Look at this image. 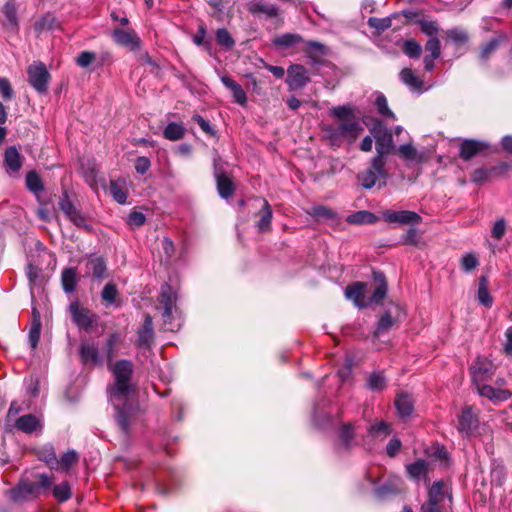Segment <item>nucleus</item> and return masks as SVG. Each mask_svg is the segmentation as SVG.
<instances>
[{"label":"nucleus","mask_w":512,"mask_h":512,"mask_svg":"<svg viewBox=\"0 0 512 512\" xmlns=\"http://www.w3.org/2000/svg\"><path fill=\"white\" fill-rule=\"evenodd\" d=\"M397 153L400 158L409 164H421L427 159L425 153L418 151L411 143L400 145Z\"/></svg>","instance_id":"obj_18"},{"label":"nucleus","mask_w":512,"mask_h":512,"mask_svg":"<svg viewBox=\"0 0 512 512\" xmlns=\"http://www.w3.org/2000/svg\"><path fill=\"white\" fill-rule=\"evenodd\" d=\"M448 489L442 481L435 482L429 489L428 500L422 504L421 512H442Z\"/></svg>","instance_id":"obj_8"},{"label":"nucleus","mask_w":512,"mask_h":512,"mask_svg":"<svg viewBox=\"0 0 512 512\" xmlns=\"http://www.w3.org/2000/svg\"><path fill=\"white\" fill-rule=\"evenodd\" d=\"M59 207L65 216L78 227H86V219L74 206L65 192L59 200Z\"/></svg>","instance_id":"obj_14"},{"label":"nucleus","mask_w":512,"mask_h":512,"mask_svg":"<svg viewBox=\"0 0 512 512\" xmlns=\"http://www.w3.org/2000/svg\"><path fill=\"white\" fill-rule=\"evenodd\" d=\"M313 216L317 218H326V219H334L336 216V213L325 207V206H316L313 208L312 212Z\"/></svg>","instance_id":"obj_63"},{"label":"nucleus","mask_w":512,"mask_h":512,"mask_svg":"<svg viewBox=\"0 0 512 512\" xmlns=\"http://www.w3.org/2000/svg\"><path fill=\"white\" fill-rule=\"evenodd\" d=\"M408 475L415 480L425 477L427 474V463L424 460H417L407 466Z\"/></svg>","instance_id":"obj_42"},{"label":"nucleus","mask_w":512,"mask_h":512,"mask_svg":"<svg viewBox=\"0 0 512 512\" xmlns=\"http://www.w3.org/2000/svg\"><path fill=\"white\" fill-rule=\"evenodd\" d=\"M287 77V84L290 90L301 89L310 82V77L307 69L300 64H293L289 66Z\"/></svg>","instance_id":"obj_13"},{"label":"nucleus","mask_w":512,"mask_h":512,"mask_svg":"<svg viewBox=\"0 0 512 512\" xmlns=\"http://www.w3.org/2000/svg\"><path fill=\"white\" fill-rule=\"evenodd\" d=\"M206 27L204 24L199 25L197 33L193 37V42L197 46H209V42L206 41Z\"/></svg>","instance_id":"obj_64"},{"label":"nucleus","mask_w":512,"mask_h":512,"mask_svg":"<svg viewBox=\"0 0 512 512\" xmlns=\"http://www.w3.org/2000/svg\"><path fill=\"white\" fill-rule=\"evenodd\" d=\"M331 115L335 117L339 124L337 125L343 138L353 142L363 130L361 124L356 120L354 109L350 105L333 107Z\"/></svg>","instance_id":"obj_2"},{"label":"nucleus","mask_w":512,"mask_h":512,"mask_svg":"<svg viewBox=\"0 0 512 512\" xmlns=\"http://www.w3.org/2000/svg\"><path fill=\"white\" fill-rule=\"evenodd\" d=\"M61 282L66 293H72L77 285V274L74 268H66L62 272Z\"/></svg>","instance_id":"obj_39"},{"label":"nucleus","mask_w":512,"mask_h":512,"mask_svg":"<svg viewBox=\"0 0 512 512\" xmlns=\"http://www.w3.org/2000/svg\"><path fill=\"white\" fill-rule=\"evenodd\" d=\"M324 131L326 133L327 139L333 146H339L342 139H344L339 131L338 126L328 125L327 127H325Z\"/></svg>","instance_id":"obj_49"},{"label":"nucleus","mask_w":512,"mask_h":512,"mask_svg":"<svg viewBox=\"0 0 512 512\" xmlns=\"http://www.w3.org/2000/svg\"><path fill=\"white\" fill-rule=\"evenodd\" d=\"M368 24L370 27L375 28L378 31H384L391 27L392 19L389 17H386V18L371 17L368 20Z\"/></svg>","instance_id":"obj_56"},{"label":"nucleus","mask_w":512,"mask_h":512,"mask_svg":"<svg viewBox=\"0 0 512 512\" xmlns=\"http://www.w3.org/2000/svg\"><path fill=\"white\" fill-rule=\"evenodd\" d=\"M307 56L311 59L313 63H322L324 57L328 54V48L317 41H307L305 42V47L303 48Z\"/></svg>","instance_id":"obj_24"},{"label":"nucleus","mask_w":512,"mask_h":512,"mask_svg":"<svg viewBox=\"0 0 512 512\" xmlns=\"http://www.w3.org/2000/svg\"><path fill=\"white\" fill-rule=\"evenodd\" d=\"M385 165V158H381V156H374L371 160L370 166L360 172L357 176L362 187L365 189H372L375 186H378L379 188L384 187L388 179V172L385 169Z\"/></svg>","instance_id":"obj_3"},{"label":"nucleus","mask_w":512,"mask_h":512,"mask_svg":"<svg viewBox=\"0 0 512 512\" xmlns=\"http://www.w3.org/2000/svg\"><path fill=\"white\" fill-rule=\"evenodd\" d=\"M366 284L363 282H356L352 285H348L345 289V296L347 299L354 302L355 306L358 308H365L368 306V302H365V290Z\"/></svg>","instance_id":"obj_19"},{"label":"nucleus","mask_w":512,"mask_h":512,"mask_svg":"<svg viewBox=\"0 0 512 512\" xmlns=\"http://www.w3.org/2000/svg\"><path fill=\"white\" fill-rule=\"evenodd\" d=\"M186 128L182 123L170 122L167 124L163 131L165 139L170 141H177L184 137Z\"/></svg>","instance_id":"obj_36"},{"label":"nucleus","mask_w":512,"mask_h":512,"mask_svg":"<svg viewBox=\"0 0 512 512\" xmlns=\"http://www.w3.org/2000/svg\"><path fill=\"white\" fill-rule=\"evenodd\" d=\"M378 220L377 216L370 211L360 210L347 216L346 221L349 224L363 225L373 224Z\"/></svg>","instance_id":"obj_33"},{"label":"nucleus","mask_w":512,"mask_h":512,"mask_svg":"<svg viewBox=\"0 0 512 512\" xmlns=\"http://www.w3.org/2000/svg\"><path fill=\"white\" fill-rule=\"evenodd\" d=\"M425 51L429 53L428 56L438 58L441 54L440 41L437 38H430L425 44Z\"/></svg>","instance_id":"obj_59"},{"label":"nucleus","mask_w":512,"mask_h":512,"mask_svg":"<svg viewBox=\"0 0 512 512\" xmlns=\"http://www.w3.org/2000/svg\"><path fill=\"white\" fill-rule=\"evenodd\" d=\"M117 296L118 290L116 288V285L113 283H107L101 292V297L103 301L107 302L108 304H113Z\"/></svg>","instance_id":"obj_54"},{"label":"nucleus","mask_w":512,"mask_h":512,"mask_svg":"<svg viewBox=\"0 0 512 512\" xmlns=\"http://www.w3.org/2000/svg\"><path fill=\"white\" fill-rule=\"evenodd\" d=\"M488 279L486 276H481L479 278V286H478V300L485 307H491L493 304V298L489 293L488 289Z\"/></svg>","instance_id":"obj_37"},{"label":"nucleus","mask_w":512,"mask_h":512,"mask_svg":"<svg viewBox=\"0 0 512 512\" xmlns=\"http://www.w3.org/2000/svg\"><path fill=\"white\" fill-rule=\"evenodd\" d=\"M108 368L114 376V384L108 389L109 400L115 409L118 426L128 434L139 412L130 399L133 390L131 384L133 364L129 360H119L108 364Z\"/></svg>","instance_id":"obj_1"},{"label":"nucleus","mask_w":512,"mask_h":512,"mask_svg":"<svg viewBox=\"0 0 512 512\" xmlns=\"http://www.w3.org/2000/svg\"><path fill=\"white\" fill-rule=\"evenodd\" d=\"M492 173L493 170H490V168H479L473 172L471 179L475 183H482L490 180L493 177Z\"/></svg>","instance_id":"obj_58"},{"label":"nucleus","mask_w":512,"mask_h":512,"mask_svg":"<svg viewBox=\"0 0 512 512\" xmlns=\"http://www.w3.org/2000/svg\"><path fill=\"white\" fill-rule=\"evenodd\" d=\"M0 95L5 100H10L14 95L11 84L7 78L0 77Z\"/></svg>","instance_id":"obj_62"},{"label":"nucleus","mask_w":512,"mask_h":512,"mask_svg":"<svg viewBox=\"0 0 512 512\" xmlns=\"http://www.w3.org/2000/svg\"><path fill=\"white\" fill-rule=\"evenodd\" d=\"M15 427L24 433L32 434L42 429L41 419L33 414H27L19 417L15 422Z\"/></svg>","instance_id":"obj_21"},{"label":"nucleus","mask_w":512,"mask_h":512,"mask_svg":"<svg viewBox=\"0 0 512 512\" xmlns=\"http://www.w3.org/2000/svg\"><path fill=\"white\" fill-rule=\"evenodd\" d=\"M259 220L256 222V227L259 232H268L271 229V222L273 217V212L270 204L267 200L262 201V207L260 211L257 213Z\"/></svg>","instance_id":"obj_28"},{"label":"nucleus","mask_w":512,"mask_h":512,"mask_svg":"<svg viewBox=\"0 0 512 512\" xmlns=\"http://www.w3.org/2000/svg\"><path fill=\"white\" fill-rule=\"evenodd\" d=\"M78 454L75 450H69L58 459L59 468L68 470L72 465L78 462Z\"/></svg>","instance_id":"obj_48"},{"label":"nucleus","mask_w":512,"mask_h":512,"mask_svg":"<svg viewBox=\"0 0 512 512\" xmlns=\"http://www.w3.org/2000/svg\"><path fill=\"white\" fill-rule=\"evenodd\" d=\"M382 218L387 223L398 225H417L422 221L418 213L409 210H386L382 213Z\"/></svg>","instance_id":"obj_11"},{"label":"nucleus","mask_w":512,"mask_h":512,"mask_svg":"<svg viewBox=\"0 0 512 512\" xmlns=\"http://www.w3.org/2000/svg\"><path fill=\"white\" fill-rule=\"evenodd\" d=\"M354 426L352 423H345L341 426L339 437L344 448L349 449L354 439Z\"/></svg>","instance_id":"obj_43"},{"label":"nucleus","mask_w":512,"mask_h":512,"mask_svg":"<svg viewBox=\"0 0 512 512\" xmlns=\"http://www.w3.org/2000/svg\"><path fill=\"white\" fill-rule=\"evenodd\" d=\"M375 106L377 108V111L388 118L394 119L395 115L394 113L389 109L387 99L383 94H380L377 96L375 101Z\"/></svg>","instance_id":"obj_51"},{"label":"nucleus","mask_w":512,"mask_h":512,"mask_svg":"<svg viewBox=\"0 0 512 512\" xmlns=\"http://www.w3.org/2000/svg\"><path fill=\"white\" fill-rule=\"evenodd\" d=\"M112 39L117 45L129 48L131 51L139 50L142 45L141 39L132 29L116 28L112 31Z\"/></svg>","instance_id":"obj_12"},{"label":"nucleus","mask_w":512,"mask_h":512,"mask_svg":"<svg viewBox=\"0 0 512 512\" xmlns=\"http://www.w3.org/2000/svg\"><path fill=\"white\" fill-rule=\"evenodd\" d=\"M387 294V283H382V284H379L372 296L368 299V305L369 304H372V303H375V304H379L383 301V299L385 298Z\"/></svg>","instance_id":"obj_57"},{"label":"nucleus","mask_w":512,"mask_h":512,"mask_svg":"<svg viewBox=\"0 0 512 512\" xmlns=\"http://www.w3.org/2000/svg\"><path fill=\"white\" fill-rule=\"evenodd\" d=\"M220 79L223 85L231 91L234 101L241 106H245L247 104V95L241 85L227 75L221 76Z\"/></svg>","instance_id":"obj_26"},{"label":"nucleus","mask_w":512,"mask_h":512,"mask_svg":"<svg viewBox=\"0 0 512 512\" xmlns=\"http://www.w3.org/2000/svg\"><path fill=\"white\" fill-rule=\"evenodd\" d=\"M154 331L152 317L145 315L142 327L138 330L137 346L140 349H150L153 342Z\"/></svg>","instance_id":"obj_17"},{"label":"nucleus","mask_w":512,"mask_h":512,"mask_svg":"<svg viewBox=\"0 0 512 512\" xmlns=\"http://www.w3.org/2000/svg\"><path fill=\"white\" fill-rule=\"evenodd\" d=\"M446 34L455 44H464L468 41L467 33L459 28L450 29Z\"/></svg>","instance_id":"obj_55"},{"label":"nucleus","mask_w":512,"mask_h":512,"mask_svg":"<svg viewBox=\"0 0 512 512\" xmlns=\"http://www.w3.org/2000/svg\"><path fill=\"white\" fill-rule=\"evenodd\" d=\"M479 427L478 415L472 406H465L458 416L457 429L465 437H471Z\"/></svg>","instance_id":"obj_9"},{"label":"nucleus","mask_w":512,"mask_h":512,"mask_svg":"<svg viewBox=\"0 0 512 512\" xmlns=\"http://www.w3.org/2000/svg\"><path fill=\"white\" fill-rule=\"evenodd\" d=\"M53 479L46 474L39 475V480L33 483L23 484V491L32 494L40 495L51 487Z\"/></svg>","instance_id":"obj_29"},{"label":"nucleus","mask_w":512,"mask_h":512,"mask_svg":"<svg viewBox=\"0 0 512 512\" xmlns=\"http://www.w3.org/2000/svg\"><path fill=\"white\" fill-rule=\"evenodd\" d=\"M368 433L375 439L383 440L391 433L390 425L385 421L377 422L371 425L368 429Z\"/></svg>","instance_id":"obj_41"},{"label":"nucleus","mask_w":512,"mask_h":512,"mask_svg":"<svg viewBox=\"0 0 512 512\" xmlns=\"http://www.w3.org/2000/svg\"><path fill=\"white\" fill-rule=\"evenodd\" d=\"M372 137L376 141V155L385 158L393 149V136L391 131L380 121H376L370 129Z\"/></svg>","instance_id":"obj_5"},{"label":"nucleus","mask_w":512,"mask_h":512,"mask_svg":"<svg viewBox=\"0 0 512 512\" xmlns=\"http://www.w3.org/2000/svg\"><path fill=\"white\" fill-rule=\"evenodd\" d=\"M29 84L40 94L48 90L51 75L42 62H34L27 69Z\"/></svg>","instance_id":"obj_6"},{"label":"nucleus","mask_w":512,"mask_h":512,"mask_svg":"<svg viewBox=\"0 0 512 512\" xmlns=\"http://www.w3.org/2000/svg\"><path fill=\"white\" fill-rule=\"evenodd\" d=\"M69 312L73 322L85 331H90L97 320V316L91 310L80 307L77 302L70 304Z\"/></svg>","instance_id":"obj_10"},{"label":"nucleus","mask_w":512,"mask_h":512,"mask_svg":"<svg viewBox=\"0 0 512 512\" xmlns=\"http://www.w3.org/2000/svg\"><path fill=\"white\" fill-rule=\"evenodd\" d=\"M303 39L301 35L296 33H284L281 34L273 39V45L281 48H290L293 47L300 42H302Z\"/></svg>","instance_id":"obj_35"},{"label":"nucleus","mask_w":512,"mask_h":512,"mask_svg":"<svg viewBox=\"0 0 512 512\" xmlns=\"http://www.w3.org/2000/svg\"><path fill=\"white\" fill-rule=\"evenodd\" d=\"M367 386L373 391H382L386 387V379L382 373L374 372L369 376Z\"/></svg>","instance_id":"obj_46"},{"label":"nucleus","mask_w":512,"mask_h":512,"mask_svg":"<svg viewBox=\"0 0 512 512\" xmlns=\"http://www.w3.org/2000/svg\"><path fill=\"white\" fill-rule=\"evenodd\" d=\"M500 41H501L500 37L494 38V39H491L485 45H483L481 52H480V58L483 61H487L488 58L490 57V55L492 53H494L497 50V48L499 47Z\"/></svg>","instance_id":"obj_53"},{"label":"nucleus","mask_w":512,"mask_h":512,"mask_svg":"<svg viewBox=\"0 0 512 512\" xmlns=\"http://www.w3.org/2000/svg\"><path fill=\"white\" fill-rule=\"evenodd\" d=\"M3 26L4 28L12 33H16L19 29L18 18H17V8L15 3L9 1L5 4L3 8Z\"/></svg>","instance_id":"obj_25"},{"label":"nucleus","mask_w":512,"mask_h":512,"mask_svg":"<svg viewBox=\"0 0 512 512\" xmlns=\"http://www.w3.org/2000/svg\"><path fill=\"white\" fill-rule=\"evenodd\" d=\"M401 320L400 312L393 316L391 311H386L379 319L377 328L374 332L375 336H379L390 330L394 325H396Z\"/></svg>","instance_id":"obj_31"},{"label":"nucleus","mask_w":512,"mask_h":512,"mask_svg":"<svg viewBox=\"0 0 512 512\" xmlns=\"http://www.w3.org/2000/svg\"><path fill=\"white\" fill-rule=\"evenodd\" d=\"M216 40L225 50H231L235 45L233 37L225 28H220L216 31Z\"/></svg>","instance_id":"obj_45"},{"label":"nucleus","mask_w":512,"mask_h":512,"mask_svg":"<svg viewBox=\"0 0 512 512\" xmlns=\"http://www.w3.org/2000/svg\"><path fill=\"white\" fill-rule=\"evenodd\" d=\"M80 361L84 366L96 367L104 364V357L100 353L99 345L95 340L82 339L79 345Z\"/></svg>","instance_id":"obj_7"},{"label":"nucleus","mask_w":512,"mask_h":512,"mask_svg":"<svg viewBox=\"0 0 512 512\" xmlns=\"http://www.w3.org/2000/svg\"><path fill=\"white\" fill-rule=\"evenodd\" d=\"M395 406L399 417L402 419L411 416L414 410L413 399L408 394H399L396 397Z\"/></svg>","instance_id":"obj_30"},{"label":"nucleus","mask_w":512,"mask_h":512,"mask_svg":"<svg viewBox=\"0 0 512 512\" xmlns=\"http://www.w3.org/2000/svg\"><path fill=\"white\" fill-rule=\"evenodd\" d=\"M478 264V259L474 254H466L461 259V267L466 272L472 271Z\"/></svg>","instance_id":"obj_60"},{"label":"nucleus","mask_w":512,"mask_h":512,"mask_svg":"<svg viewBox=\"0 0 512 512\" xmlns=\"http://www.w3.org/2000/svg\"><path fill=\"white\" fill-rule=\"evenodd\" d=\"M110 193L114 200L119 204H125L127 200V190L124 181H111L109 186Z\"/></svg>","instance_id":"obj_40"},{"label":"nucleus","mask_w":512,"mask_h":512,"mask_svg":"<svg viewBox=\"0 0 512 512\" xmlns=\"http://www.w3.org/2000/svg\"><path fill=\"white\" fill-rule=\"evenodd\" d=\"M5 164L9 173H18L22 166L21 156L15 147H8L5 151Z\"/></svg>","instance_id":"obj_32"},{"label":"nucleus","mask_w":512,"mask_h":512,"mask_svg":"<svg viewBox=\"0 0 512 512\" xmlns=\"http://www.w3.org/2000/svg\"><path fill=\"white\" fill-rule=\"evenodd\" d=\"M248 11L254 16L263 15L267 19L275 18L279 15V8L266 0H251L247 3Z\"/></svg>","instance_id":"obj_15"},{"label":"nucleus","mask_w":512,"mask_h":512,"mask_svg":"<svg viewBox=\"0 0 512 512\" xmlns=\"http://www.w3.org/2000/svg\"><path fill=\"white\" fill-rule=\"evenodd\" d=\"M87 268L92 272L95 278L102 279L105 277L107 266L102 257L89 258Z\"/></svg>","instance_id":"obj_38"},{"label":"nucleus","mask_w":512,"mask_h":512,"mask_svg":"<svg viewBox=\"0 0 512 512\" xmlns=\"http://www.w3.org/2000/svg\"><path fill=\"white\" fill-rule=\"evenodd\" d=\"M26 186L31 192H33L36 195H38L44 190L43 182L38 173L35 171H30L27 173Z\"/></svg>","instance_id":"obj_44"},{"label":"nucleus","mask_w":512,"mask_h":512,"mask_svg":"<svg viewBox=\"0 0 512 512\" xmlns=\"http://www.w3.org/2000/svg\"><path fill=\"white\" fill-rule=\"evenodd\" d=\"M400 79L412 91H419V92H421L422 89H423V82H422V80H420L419 77L417 75H415V73L411 69H409V68H404L400 72Z\"/></svg>","instance_id":"obj_34"},{"label":"nucleus","mask_w":512,"mask_h":512,"mask_svg":"<svg viewBox=\"0 0 512 512\" xmlns=\"http://www.w3.org/2000/svg\"><path fill=\"white\" fill-rule=\"evenodd\" d=\"M486 148H488V144L485 142L466 139L460 145V157L470 160Z\"/></svg>","instance_id":"obj_23"},{"label":"nucleus","mask_w":512,"mask_h":512,"mask_svg":"<svg viewBox=\"0 0 512 512\" xmlns=\"http://www.w3.org/2000/svg\"><path fill=\"white\" fill-rule=\"evenodd\" d=\"M400 488L394 483H386L375 490V495L379 499H384L390 495L397 494Z\"/></svg>","instance_id":"obj_50"},{"label":"nucleus","mask_w":512,"mask_h":512,"mask_svg":"<svg viewBox=\"0 0 512 512\" xmlns=\"http://www.w3.org/2000/svg\"><path fill=\"white\" fill-rule=\"evenodd\" d=\"M403 51L410 58H418L421 54L422 47L415 40H407L404 42Z\"/></svg>","instance_id":"obj_52"},{"label":"nucleus","mask_w":512,"mask_h":512,"mask_svg":"<svg viewBox=\"0 0 512 512\" xmlns=\"http://www.w3.org/2000/svg\"><path fill=\"white\" fill-rule=\"evenodd\" d=\"M121 339V335L118 332L111 333L107 337L103 345V357L104 361H107V365L113 363L112 361L118 353Z\"/></svg>","instance_id":"obj_22"},{"label":"nucleus","mask_w":512,"mask_h":512,"mask_svg":"<svg viewBox=\"0 0 512 512\" xmlns=\"http://www.w3.org/2000/svg\"><path fill=\"white\" fill-rule=\"evenodd\" d=\"M111 59V54L109 52H103L100 56H97L93 51H82L76 58V64L81 68H88L93 63L97 62L96 66H102L104 63L108 62Z\"/></svg>","instance_id":"obj_16"},{"label":"nucleus","mask_w":512,"mask_h":512,"mask_svg":"<svg viewBox=\"0 0 512 512\" xmlns=\"http://www.w3.org/2000/svg\"><path fill=\"white\" fill-rule=\"evenodd\" d=\"M215 177L217 184V191L223 199L230 198L235 190L232 180L225 174L215 168Z\"/></svg>","instance_id":"obj_27"},{"label":"nucleus","mask_w":512,"mask_h":512,"mask_svg":"<svg viewBox=\"0 0 512 512\" xmlns=\"http://www.w3.org/2000/svg\"><path fill=\"white\" fill-rule=\"evenodd\" d=\"M478 392L481 396L486 397L494 403L504 402L511 398L512 392L507 389L492 387L491 385L478 386Z\"/></svg>","instance_id":"obj_20"},{"label":"nucleus","mask_w":512,"mask_h":512,"mask_svg":"<svg viewBox=\"0 0 512 512\" xmlns=\"http://www.w3.org/2000/svg\"><path fill=\"white\" fill-rule=\"evenodd\" d=\"M25 390L28 395L35 398L39 396V381L37 378L30 377L25 380Z\"/></svg>","instance_id":"obj_61"},{"label":"nucleus","mask_w":512,"mask_h":512,"mask_svg":"<svg viewBox=\"0 0 512 512\" xmlns=\"http://www.w3.org/2000/svg\"><path fill=\"white\" fill-rule=\"evenodd\" d=\"M176 301L177 296L173 292L172 288L168 284L163 285L161 288L159 302L163 308L162 316L164 323L167 326V329L171 331L180 327V323L173 322L175 314L177 313Z\"/></svg>","instance_id":"obj_4"},{"label":"nucleus","mask_w":512,"mask_h":512,"mask_svg":"<svg viewBox=\"0 0 512 512\" xmlns=\"http://www.w3.org/2000/svg\"><path fill=\"white\" fill-rule=\"evenodd\" d=\"M53 496L60 502H65L71 497V488L68 482H62L53 488Z\"/></svg>","instance_id":"obj_47"}]
</instances>
